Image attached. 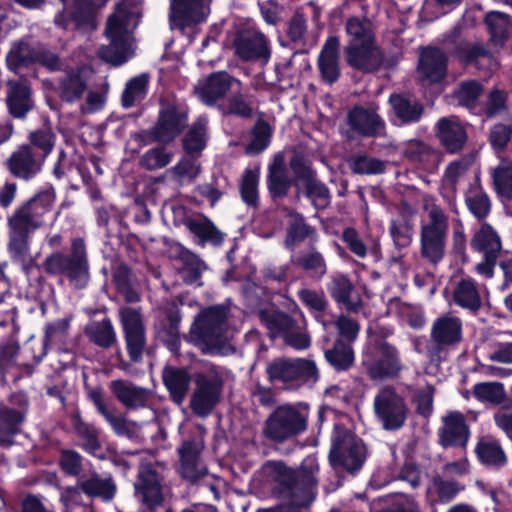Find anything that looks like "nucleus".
<instances>
[{
  "instance_id": "nucleus-1",
  "label": "nucleus",
  "mask_w": 512,
  "mask_h": 512,
  "mask_svg": "<svg viewBox=\"0 0 512 512\" xmlns=\"http://www.w3.org/2000/svg\"><path fill=\"white\" fill-rule=\"evenodd\" d=\"M267 467L278 484L280 492L294 505L306 506L312 502L320 471L315 455L304 458L298 469L290 468L282 462H270Z\"/></svg>"
},
{
  "instance_id": "nucleus-2",
  "label": "nucleus",
  "mask_w": 512,
  "mask_h": 512,
  "mask_svg": "<svg viewBox=\"0 0 512 512\" xmlns=\"http://www.w3.org/2000/svg\"><path fill=\"white\" fill-rule=\"evenodd\" d=\"M139 22V15L126 3L117 5L115 11L108 17L105 35L109 44L102 46L99 56L113 65L126 62L134 53L133 32Z\"/></svg>"
},
{
  "instance_id": "nucleus-3",
  "label": "nucleus",
  "mask_w": 512,
  "mask_h": 512,
  "mask_svg": "<svg viewBox=\"0 0 512 512\" xmlns=\"http://www.w3.org/2000/svg\"><path fill=\"white\" fill-rule=\"evenodd\" d=\"M227 310L224 307H210L203 310L193 322L190 341L204 353H220L227 343Z\"/></svg>"
},
{
  "instance_id": "nucleus-4",
  "label": "nucleus",
  "mask_w": 512,
  "mask_h": 512,
  "mask_svg": "<svg viewBox=\"0 0 512 512\" xmlns=\"http://www.w3.org/2000/svg\"><path fill=\"white\" fill-rule=\"evenodd\" d=\"M308 412L298 406L286 404L277 407L265 420L262 434L275 443L297 437L307 429Z\"/></svg>"
},
{
  "instance_id": "nucleus-5",
  "label": "nucleus",
  "mask_w": 512,
  "mask_h": 512,
  "mask_svg": "<svg viewBox=\"0 0 512 512\" xmlns=\"http://www.w3.org/2000/svg\"><path fill=\"white\" fill-rule=\"evenodd\" d=\"M425 210L428 218L421 225V255L433 264H437L444 256L448 217L434 202L427 200Z\"/></svg>"
},
{
  "instance_id": "nucleus-6",
  "label": "nucleus",
  "mask_w": 512,
  "mask_h": 512,
  "mask_svg": "<svg viewBox=\"0 0 512 512\" xmlns=\"http://www.w3.org/2000/svg\"><path fill=\"white\" fill-rule=\"evenodd\" d=\"M362 365L373 380L396 377L403 368L397 349L382 340L370 342L366 346L362 354Z\"/></svg>"
},
{
  "instance_id": "nucleus-7",
  "label": "nucleus",
  "mask_w": 512,
  "mask_h": 512,
  "mask_svg": "<svg viewBox=\"0 0 512 512\" xmlns=\"http://www.w3.org/2000/svg\"><path fill=\"white\" fill-rule=\"evenodd\" d=\"M44 267L48 273H66L75 288H83L89 280L88 263L84 242L75 239L72 243V256L67 257L60 253L47 257Z\"/></svg>"
},
{
  "instance_id": "nucleus-8",
  "label": "nucleus",
  "mask_w": 512,
  "mask_h": 512,
  "mask_svg": "<svg viewBox=\"0 0 512 512\" xmlns=\"http://www.w3.org/2000/svg\"><path fill=\"white\" fill-rule=\"evenodd\" d=\"M373 408L383 429L388 431L403 427L409 413L404 397L392 386H384L378 391Z\"/></svg>"
},
{
  "instance_id": "nucleus-9",
  "label": "nucleus",
  "mask_w": 512,
  "mask_h": 512,
  "mask_svg": "<svg viewBox=\"0 0 512 512\" xmlns=\"http://www.w3.org/2000/svg\"><path fill=\"white\" fill-rule=\"evenodd\" d=\"M329 457L333 466L354 471L364 462L365 448L355 435L340 426H335Z\"/></svg>"
},
{
  "instance_id": "nucleus-10",
  "label": "nucleus",
  "mask_w": 512,
  "mask_h": 512,
  "mask_svg": "<svg viewBox=\"0 0 512 512\" xmlns=\"http://www.w3.org/2000/svg\"><path fill=\"white\" fill-rule=\"evenodd\" d=\"M222 384V378L215 367H211L209 373L197 374L189 404L195 415L206 417L212 412L220 400Z\"/></svg>"
},
{
  "instance_id": "nucleus-11",
  "label": "nucleus",
  "mask_w": 512,
  "mask_h": 512,
  "mask_svg": "<svg viewBox=\"0 0 512 512\" xmlns=\"http://www.w3.org/2000/svg\"><path fill=\"white\" fill-rule=\"evenodd\" d=\"M232 48L235 55L243 61L267 63L271 57L269 40L255 28L236 31L232 38Z\"/></svg>"
},
{
  "instance_id": "nucleus-12",
  "label": "nucleus",
  "mask_w": 512,
  "mask_h": 512,
  "mask_svg": "<svg viewBox=\"0 0 512 512\" xmlns=\"http://www.w3.org/2000/svg\"><path fill=\"white\" fill-rule=\"evenodd\" d=\"M120 321L123 326L127 351L133 362L142 358L146 346V333L141 313L131 307L119 310Z\"/></svg>"
},
{
  "instance_id": "nucleus-13",
  "label": "nucleus",
  "mask_w": 512,
  "mask_h": 512,
  "mask_svg": "<svg viewBox=\"0 0 512 512\" xmlns=\"http://www.w3.org/2000/svg\"><path fill=\"white\" fill-rule=\"evenodd\" d=\"M212 0H170L169 20L172 29L203 22L210 14Z\"/></svg>"
},
{
  "instance_id": "nucleus-14",
  "label": "nucleus",
  "mask_w": 512,
  "mask_h": 512,
  "mask_svg": "<svg viewBox=\"0 0 512 512\" xmlns=\"http://www.w3.org/2000/svg\"><path fill=\"white\" fill-rule=\"evenodd\" d=\"M135 495L150 512H155L162 505L160 479L150 465L141 466L138 481L135 483Z\"/></svg>"
},
{
  "instance_id": "nucleus-15",
  "label": "nucleus",
  "mask_w": 512,
  "mask_h": 512,
  "mask_svg": "<svg viewBox=\"0 0 512 512\" xmlns=\"http://www.w3.org/2000/svg\"><path fill=\"white\" fill-rule=\"evenodd\" d=\"M44 160L35 153L30 145H21L6 161L8 170L12 175L23 180L34 178L42 169Z\"/></svg>"
},
{
  "instance_id": "nucleus-16",
  "label": "nucleus",
  "mask_w": 512,
  "mask_h": 512,
  "mask_svg": "<svg viewBox=\"0 0 512 512\" xmlns=\"http://www.w3.org/2000/svg\"><path fill=\"white\" fill-rule=\"evenodd\" d=\"M347 63L354 69L364 72L377 70L383 63V53L375 41L345 47Z\"/></svg>"
},
{
  "instance_id": "nucleus-17",
  "label": "nucleus",
  "mask_w": 512,
  "mask_h": 512,
  "mask_svg": "<svg viewBox=\"0 0 512 512\" xmlns=\"http://www.w3.org/2000/svg\"><path fill=\"white\" fill-rule=\"evenodd\" d=\"M203 447L202 437L197 436L184 441L179 449L182 476L191 482L197 481L207 473L199 459Z\"/></svg>"
},
{
  "instance_id": "nucleus-18",
  "label": "nucleus",
  "mask_w": 512,
  "mask_h": 512,
  "mask_svg": "<svg viewBox=\"0 0 512 512\" xmlns=\"http://www.w3.org/2000/svg\"><path fill=\"white\" fill-rule=\"evenodd\" d=\"M186 121L187 115L184 111L171 105L163 107L158 122L152 129V135L159 142H171L185 127Z\"/></svg>"
},
{
  "instance_id": "nucleus-19",
  "label": "nucleus",
  "mask_w": 512,
  "mask_h": 512,
  "mask_svg": "<svg viewBox=\"0 0 512 512\" xmlns=\"http://www.w3.org/2000/svg\"><path fill=\"white\" fill-rule=\"evenodd\" d=\"M261 319L273 333L283 332L285 342L291 347L302 350L310 346L309 335L294 331V322L288 315L279 312L261 313Z\"/></svg>"
},
{
  "instance_id": "nucleus-20",
  "label": "nucleus",
  "mask_w": 512,
  "mask_h": 512,
  "mask_svg": "<svg viewBox=\"0 0 512 512\" xmlns=\"http://www.w3.org/2000/svg\"><path fill=\"white\" fill-rule=\"evenodd\" d=\"M430 337L439 349L457 345L462 340L461 319L450 314L436 318L431 326Z\"/></svg>"
},
{
  "instance_id": "nucleus-21",
  "label": "nucleus",
  "mask_w": 512,
  "mask_h": 512,
  "mask_svg": "<svg viewBox=\"0 0 512 512\" xmlns=\"http://www.w3.org/2000/svg\"><path fill=\"white\" fill-rule=\"evenodd\" d=\"M469 439V428L460 412H449L443 417L439 430V441L443 447H465Z\"/></svg>"
},
{
  "instance_id": "nucleus-22",
  "label": "nucleus",
  "mask_w": 512,
  "mask_h": 512,
  "mask_svg": "<svg viewBox=\"0 0 512 512\" xmlns=\"http://www.w3.org/2000/svg\"><path fill=\"white\" fill-rule=\"evenodd\" d=\"M437 137L449 153H458L465 146L468 136L465 127L455 116L443 117L436 124Z\"/></svg>"
},
{
  "instance_id": "nucleus-23",
  "label": "nucleus",
  "mask_w": 512,
  "mask_h": 512,
  "mask_svg": "<svg viewBox=\"0 0 512 512\" xmlns=\"http://www.w3.org/2000/svg\"><path fill=\"white\" fill-rule=\"evenodd\" d=\"M234 83L239 84V81L225 72L213 73L198 82L195 93L203 103L212 105L224 97Z\"/></svg>"
},
{
  "instance_id": "nucleus-24",
  "label": "nucleus",
  "mask_w": 512,
  "mask_h": 512,
  "mask_svg": "<svg viewBox=\"0 0 512 512\" xmlns=\"http://www.w3.org/2000/svg\"><path fill=\"white\" fill-rule=\"evenodd\" d=\"M348 123L353 131L366 137L379 136L385 129V122L374 107L353 108L348 114Z\"/></svg>"
},
{
  "instance_id": "nucleus-25",
  "label": "nucleus",
  "mask_w": 512,
  "mask_h": 512,
  "mask_svg": "<svg viewBox=\"0 0 512 512\" xmlns=\"http://www.w3.org/2000/svg\"><path fill=\"white\" fill-rule=\"evenodd\" d=\"M109 387L116 399L127 409L144 408L151 398V392L147 388L137 386L128 380H113Z\"/></svg>"
},
{
  "instance_id": "nucleus-26",
  "label": "nucleus",
  "mask_w": 512,
  "mask_h": 512,
  "mask_svg": "<svg viewBox=\"0 0 512 512\" xmlns=\"http://www.w3.org/2000/svg\"><path fill=\"white\" fill-rule=\"evenodd\" d=\"M339 48V38L330 36L318 56V69L321 77L323 81L329 84L334 83L340 75Z\"/></svg>"
},
{
  "instance_id": "nucleus-27",
  "label": "nucleus",
  "mask_w": 512,
  "mask_h": 512,
  "mask_svg": "<svg viewBox=\"0 0 512 512\" xmlns=\"http://www.w3.org/2000/svg\"><path fill=\"white\" fill-rule=\"evenodd\" d=\"M447 59L437 48H426L421 52L418 71L421 77L429 82H438L446 74Z\"/></svg>"
},
{
  "instance_id": "nucleus-28",
  "label": "nucleus",
  "mask_w": 512,
  "mask_h": 512,
  "mask_svg": "<svg viewBox=\"0 0 512 512\" xmlns=\"http://www.w3.org/2000/svg\"><path fill=\"white\" fill-rule=\"evenodd\" d=\"M452 299L459 307L471 311L481 306L479 288L471 278H460L452 283Z\"/></svg>"
},
{
  "instance_id": "nucleus-29",
  "label": "nucleus",
  "mask_w": 512,
  "mask_h": 512,
  "mask_svg": "<svg viewBox=\"0 0 512 512\" xmlns=\"http://www.w3.org/2000/svg\"><path fill=\"white\" fill-rule=\"evenodd\" d=\"M162 378L173 401L178 405L182 404L190 386L189 373L184 369L166 367Z\"/></svg>"
},
{
  "instance_id": "nucleus-30",
  "label": "nucleus",
  "mask_w": 512,
  "mask_h": 512,
  "mask_svg": "<svg viewBox=\"0 0 512 512\" xmlns=\"http://www.w3.org/2000/svg\"><path fill=\"white\" fill-rule=\"evenodd\" d=\"M328 290L332 297L338 303L343 304L346 309L356 312L361 307V301L353 298L354 286L345 275L333 276Z\"/></svg>"
},
{
  "instance_id": "nucleus-31",
  "label": "nucleus",
  "mask_w": 512,
  "mask_h": 512,
  "mask_svg": "<svg viewBox=\"0 0 512 512\" xmlns=\"http://www.w3.org/2000/svg\"><path fill=\"white\" fill-rule=\"evenodd\" d=\"M7 103L15 117H24L31 108L29 88L24 82L9 81Z\"/></svg>"
},
{
  "instance_id": "nucleus-32",
  "label": "nucleus",
  "mask_w": 512,
  "mask_h": 512,
  "mask_svg": "<svg viewBox=\"0 0 512 512\" xmlns=\"http://www.w3.org/2000/svg\"><path fill=\"white\" fill-rule=\"evenodd\" d=\"M391 107L402 123L416 122L420 119L423 108L420 103L409 97L394 94L389 98Z\"/></svg>"
},
{
  "instance_id": "nucleus-33",
  "label": "nucleus",
  "mask_w": 512,
  "mask_h": 512,
  "mask_svg": "<svg viewBox=\"0 0 512 512\" xmlns=\"http://www.w3.org/2000/svg\"><path fill=\"white\" fill-rule=\"evenodd\" d=\"M207 123L206 118H198L183 137V149L187 154L200 153L206 147L208 140Z\"/></svg>"
},
{
  "instance_id": "nucleus-34",
  "label": "nucleus",
  "mask_w": 512,
  "mask_h": 512,
  "mask_svg": "<svg viewBox=\"0 0 512 512\" xmlns=\"http://www.w3.org/2000/svg\"><path fill=\"white\" fill-rule=\"evenodd\" d=\"M87 90V80L80 71H72L59 84V95L66 102L78 101Z\"/></svg>"
},
{
  "instance_id": "nucleus-35",
  "label": "nucleus",
  "mask_w": 512,
  "mask_h": 512,
  "mask_svg": "<svg viewBox=\"0 0 512 512\" xmlns=\"http://www.w3.org/2000/svg\"><path fill=\"white\" fill-rule=\"evenodd\" d=\"M475 451L479 460L485 465L499 468L507 462V456L497 440L482 439Z\"/></svg>"
},
{
  "instance_id": "nucleus-36",
  "label": "nucleus",
  "mask_w": 512,
  "mask_h": 512,
  "mask_svg": "<svg viewBox=\"0 0 512 512\" xmlns=\"http://www.w3.org/2000/svg\"><path fill=\"white\" fill-rule=\"evenodd\" d=\"M200 170L201 167L197 159L192 154H186L167 170V174L178 184H184L193 182Z\"/></svg>"
},
{
  "instance_id": "nucleus-37",
  "label": "nucleus",
  "mask_w": 512,
  "mask_h": 512,
  "mask_svg": "<svg viewBox=\"0 0 512 512\" xmlns=\"http://www.w3.org/2000/svg\"><path fill=\"white\" fill-rule=\"evenodd\" d=\"M471 246L484 255H497L501 250V241L492 227L484 224L473 236Z\"/></svg>"
},
{
  "instance_id": "nucleus-38",
  "label": "nucleus",
  "mask_w": 512,
  "mask_h": 512,
  "mask_svg": "<svg viewBox=\"0 0 512 512\" xmlns=\"http://www.w3.org/2000/svg\"><path fill=\"white\" fill-rule=\"evenodd\" d=\"M268 187L274 196L285 195L290 187V180L286 173L282 155H276L269 167Z\"/></svg>"
},
{
  "instance_id": "nucleus-39",
  "label": "nucleus",
  "mask_w": 512,
  "mask_h": 512,
  "mask_svg": "<svg viewBox=\"0 0 512 512\" xmlns=\"http://www.w3.org/2000/svg\"><path fill=\"white\" fill-rule=\"evenodd\" d=\"M307 238L316 240L315 230L304 222L301 215L291 212L289 214V226L284 242L285 245L289 248H293Z\"/></svg>"
},
{
  "instance_id": "nucleus-40",
  "label": "nucleus",
  "mask_w": 512,
  "mask_h": 512,
  "mask_svg": "<svg viewBox=\"0 0 512 512\" xmlns=\"http://www.w3.org/2000/svg\"><path fill=\"white\" fill-rule=\"evenodd\" d=\"M459 57L466 62L475 63L479 69L494 70L497 61L482 44H466L460 48Z\"/></svg>"
},
{
  "instance_id": "nucleus-41",
  "label": "nucleus",
  "mask_w": 512,
  "mask_h": 512,
  "mask_svg": "<svg viewBox=\"0 0 512 512\" xmlns=\"http://www.w3.org/2000/svg\"><path fill=\"white\" fill-rule=\"evenodd\" d=\"M81 490L90 497H99L104 501L113 499L116 493V486L109 478H100L93 475L86 480L80 482Z\"/></svg>"
},
{
  "instance_id": "nucleus-42",
  "label": "nucleus",
  "mask_w": 512,
  "mask_h": 512,
  "mask_svg": "<svg viewBox=\"0 0 512 512\" xmlns=\"http://www.w3.org/2000/svg\"><path fill=\"white\" fill-rule=\"evenodd\" d=\"M187 228L199 238L201 243L212 242L219 244L223 237L214 224L205 216H198L186 222Z\"/></svg>"
},
{
  "instance_id": "nucleus-43",
  "label": "nucleus",
  "mask_w": 512,
  "mask_h": 512,
  "mask_svg": "<svg viewBox=\"0 0 512 512\" xmlns=\"http://www.w3.org/2000/svg\"><path fill=\"white\" fill-rule=\"evenodd\" d=\"M345 29L350 38L348 45H358L375 41L372 24L365 18H349L346 22Z\"/></svg>"
},
{
  "instance_id": "nucleus-44",
  "label": "nucleus",
  "mask_w": 512,
  "mask_h": 512,
  "mask_svg": "<svg viewBox=\"0 0 512 512\" xmlns=\"http://www.w3.org/2000/svg\"><path fill=\"white\" fill-rule=\"evenodd\" d=\"M485 22L491 35V42L502 45L511 26L509 16L502 12L491 11L486 15Z\"/></svg>"
},
{
  "instance_id": "nucleus-45",
  "label": "nucleus",
  "mask_w": 512,
  "mask_h": 512,
  "mask_svg": "<svg viewBox=\"0 0 512 512\" xmlns=\"http://www.w3.org/2000/svg\"><path fill=\"white\" fill-rule=\"evenodd\" d=\"M294 358H278L267 367L271 380L280 381L287 387H295Z\"/></svg>"
},
{
  "instance_id": "nucleus-46",
  "label": "nucleus",
  "mask_w": 512,
  "mask_h": 512,
  "mask_svg": "<svg viewBox=\"0 0 512 512\" xmlns=\"http://www.w3.org/2000/svg\"><path fill=\"white\" fill-rule=\"evenodd\" d=\"M10 231L18 235H29L42 226L43 221L36 220L27 208L22 205L8 220Z\"/></svg>"
},
{
  "instance_id": "nucleus-47",
  "label": "nucleus",
  "mask_w": 512,
  "mask_h": 512,
  "mask_svg": "<svg viewBox=\"0 0 512 512\" xmlns=\"http://www.w3.org/2000/svg\"><path fill=\"white\" fill-rule=\"evenodd\" d=\"M174 153L163 146L148 149L139 159L142 168L154 171L166 167L173 159Z\"/></svg>"
},
{
  "instance_id": "nucleus-48",
  "label": "nucleus",
  "mask_w": 512,
  "mask_h": 512,
  "mask_svg": "<svg viewBox=\"0 0 512 512\" xmlns=\"http://www.w3.org/2000/svg\"><path fill=\"white\" fill-rule=\"evenodd\" d=\"M325 358L337 370L350 368L354 361V353L350 345L338 340L332 349L325 351Z\"/></svg>"
},
{
  "instance_id": "nucleus-49",
  "label": "nucleus",
  "mask_w": 512,
  "mask_h": 512,
  "mask_svg": "<svg viewBox=\"0 0 512 512\" xmlns=\"http://www.w3.org/2000/svg\"><path fill=\"white\" fill-rule=\"evenodd\" d=\"M148 77L145 74L131 79L125 87L122 95V104L124 107H132L143 100L147 93Z\"/></svg>"
},
{
  "instance_id": "nucleus-50",
  "label": "nucleus",
  "mask_w": 512,
  "mask_h": 512,
  "mask_svg": "<svg viewBox=\"0 0 512 512\" xmlns=\"http://www.w3.org/2000/svg\"><path fill=\"white\" fill-rule=\"evenodd\" d=\"M178 257L184 264V272H189L191 275L186 276V281L192 283L196 281L201 273L206 269L205 264L201 261L198 256L185 249L182 245L177 244L173 247Z\"/></svg>"
},
{
  "instance_id": "nucleus-51",
  "label": "nucleus",
  "mask_w": 512,
  "mask_h": 512,
  "mask_svg": "<svg viewBox=\"0 0 512 512\" xmlns=\"http://www.w3.org/2000/svg\"><path fill=\"white\" fill-rule=\"evenodd\" d=\"M473 395L480 402L500 404L505 399V390L502 383L482 382L474 385Z\"/></svg>"
},
{
  "instance_id": "nucleus-52",
  "label": "nucleus",
  "mask_w": 512,
  "mask_h": 512,
  "mask_svg": "<svg viewBox=\"0 0 512 512\" xmlns=\"http://www.w3.org/2000/svg\"><path fill=\"white\" fill-rule=\"evenodd\" d=\"M88 335L95 344L103 348H108L116 342V333L109 319L91 324Z\"/></svg>"
},
{
  "instance_id": "nucleus-53",
  "label": "nucleus",
  "mask_w": 512,
  "mask_h": 512,
  "mask_svg": "<svg viewBox=\"0 0 512 512\" xmlns=\"http://www.w3.org/2000/svg\"><path fill=\"white\" fill-rule=\"evenodd\" d=\"M295 387L315 384L319 379L318 368L312 359L294 358Z\"/></svg>"
},
{
  "instance_id": "nucleus-54",
  "label": "nucleus",
  "mask_w": 512,
  "mask_h": 512,
  "mask_svg": "<svg viewBox=\"0 0 512 512\" xmlns=\"http://www.w3.org/2000/svg\"><path fill=\"white\" fill-rule=\"evenodd\" d=\"M403 154L411 161L428 164L438 158V154L427 144L418 141H409L404 149Z\"/></svg>"
},
{
  "instance_id": "nucleus-55",
  "label": "nucleus",
  "mask_w": 512,
  "mask_h": 512,
  "mask_svg": "<svg viewBox=\"0 0 512 512\" xmlns=\"http://www.w3.org/2000/svg\"><path fill=\"white\" fill-rule=\"evenodd\" d=\"M54 200L55 195L53 191L44 190L23 205L36 220L43 221L44 215L51 210Z\"/></svg>"
},
{
  "instance_id": "nucleus-56",
  "label": "nucleus",
  "mask_w": 512,
  "mask_h": 512,
  "mask_svg": "<svg viewBox=\"0 0 512 512\" xmlns=\"http://www.w3.org/2000/svg\"><path fill=\"white\" fill-rule=\"evenodd\" d=\"M349 167L356 174H380L385 171L386 162L367 155H357L349 160Z\"/></svg>"
},
{
  "instance_id": "nucleus-57",
  "label": "nucleus",
  "mask_w": 512,
  "mask_h": 512,
  "mask_svg": "<svg viewBox=\"0 0 512 512\" xmlns=\"http://www.w3.org/2000/svg\"><path fill=\"white\" fill-rule=\"evenodd\" d=\"M23 418V414L16 410L0 411V443L8 442V438L17 433Z\"/></svg>"
},
{
  "instance_id": "nucleus-58",
  "label": "nucleus",
  "mask_w": 512,
  "mask_h": 512,
  "mask_svg": "<svg viewBox=\"0 0 512 512\" xmlns=\"http://www.w3.org/2000/svg\"><path fill=\"white\" fill-rule=\"evenodd\" d=\"M466 203L478 219L485 218L490 212V200L480 187H472L466 196Z\"/></svg>"
},
{
  "instance_id": "nucleus-59",
  "label": "nucleus",
  "mask_w": 512,
  "mask_h": 512,
  "mask_svg": "<svg viewBox=\"0 0 512 512\" xmlns=\"http://www.w3.org/2000/svg\"><path fill=\"white\" fill-rule=\"evenodd\" d=\"M302 186L306 190L307 197L311 199L317 209H323L328 206L330 202L329 190L314 175L307 178V181Z\"/></svg>"
},
{
  "instance_id": "nucleus-60",
  "label": "nucleus",
  "mask_w": 512,
  "mask_h": 512,
  "mask_svg": "<svg viewBox=\"0 0 512 512\" xmlns=\"http://www.w3.org/2000/svg\"><path fill=\"white\" fill-rule=\"evenodd\" d=\"M30 143L35 153L38 154L42 160L45 161L46 157L50 154L54 146V134L47 128L32 132L29 136Z\"/></svg>"
},
{
  "instance_id": "nucleus-61",
  "label": "nucleus",
  "mask_w": 512,
  "mask_h": 512,
  "mask_svg": "<svg viewBox=\"0 0 512 512\" xmlns=\"http://www.w3.org/2000/svg\"><path fill=\"white\" fill-rule=\"evenodd\" d=\"M497 192L505 198H512V163L500 164L493 173Z\"/></svg>"
},
{
  "instance_id": "nucleus-62",
  "label": "nucleus",
  "mask_w": 512,
  "mask_h": 512,
  "mask_svg": "<svg viewBox=\"0 0 512 512\" xmlns=\"http://www.w3.org/2000/svg\"><path fill=\"white\" fill-rule=\"evenodd\" d=\"M259 171L247 170L243 176L240 191L245 203L255 206L258 201Z\"/></svg>"
},
{
  "instance_id": "nucleus-63",
  "label": "nucleus",
  "mask_w": 512,
  "mask_h": 512,
  "mask_svg": "<svg viewBox=\"0 0 512 512\" xmlns=\"http://www.w3.org/2000/svg\"><path fill=\"white\" fill-rule=\"evenodd\" d=\"M270 142V128L265 123H258L253 132L250 143L246 146L245 152L248 155H256L264 151Z\"/></svg>"
},
{
  "instance_id": "nucleus-64",
  "label": "nucleus",
  "mask_w": 512,
  "mask_h": 512,
  "mask_svg": "<svg viewBox=\"0 0 512 512\" xmlns=\"http://www.w3.org/2000/svg\"><path fill=\"white\" fill-rule=\"evenodd\" d=\"M482 93V86L475 80L462 82L455 95L460 105L473 108Z\"/></svg>"
}]
</instances>
